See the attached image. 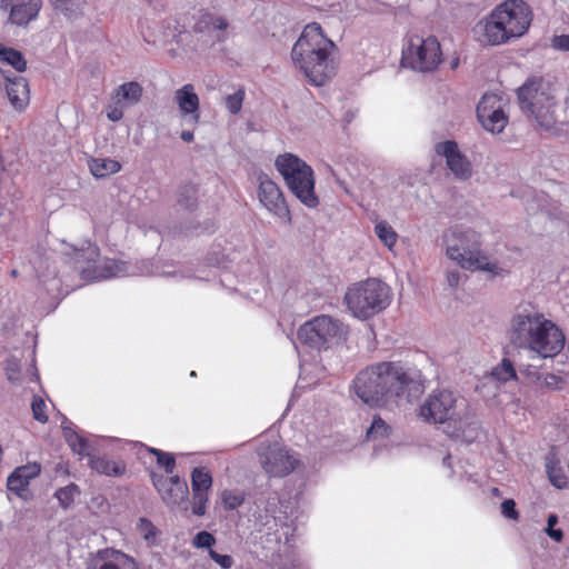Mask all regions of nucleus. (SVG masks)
I'll return each mask as SVG.
<instances>
[{
	"label": "nucleus",
	"instance_id": "9",
	"mask_svg": "<svg viewBox=\"0 0 569 569\" xmlns=\"http://www.w3.org/2000/svg\"><path fill=\"white\" fill-rule=\"evenodd\" d=\"M441 59L440 43L435 37L411 36L402 49V66L420 72L433 71Z\"/></svg>",
	"mask_w": 569,
	"mask_h": 569
},
{
	"label": "nucleus",
	"instance_id": "43",
	"mask_svg": "<svg viewBox=\"0 0 569 569\" xmlns=\"http://www.w3.org/2000/svg\"><path fill=\"white\" fill-rule=\"evenodd\" d=\"M209 491H192V513L202 517L207 511Z\"/></svg>",
	"mask_w": 569,
	"mask_h": 569
},
{
	"label": "nucleus",
	"instance_id": "19",
	"mask_svg": "<svg viewBox=\"0 0 569 569\" xmlns=\"http://www.w3.org/2000/svg\"><path fill=\"white\" fill-rule=\"evenodd\" d=\"M174 101L181 119L189 126H197L200 120V100L193 84L187 83L176 90Z\"/></svg>",
	"mask_w": 569,
	"mask_h": 569
},
{
	"label": "nucleus",
	"instance_id": "45",
	"mask_svg": "<svg viewBox=\"0 0 569 569\" xmlns=\"http://www.w3.org/2000/svg\"><path fill=\"white\" fill-rule=\"evenodd\" d=\"M77 492V486L71 483L63 488H59L56 491L54 497L59 500L60 505L63 508H68L73 502Z\"/></svg>",
	"mask_w": 569,
	"mask_h": 569
},
{
	"label": "nucleus",
	"instance_id": "53",
	"mask_svg": "<svg viewBox=\"0 0 569 569\" xmlns=\"http://www.w3.org/2000/svg\"><path fill=\"white\" fill-rule=\"evenodd\" d=\"M156 480L162 487H174V488H180V486L188 487L187 481L181 479L179 476H172L169 479L159 477V478H156Z\"/></svg>",
	"mask_w": 569,
	"mask_h": 569
},
{
	"label": "nucleus",
	"instance_id": "51",
	"mask_svg": "<svg viewBox=\"0 0 569 569\" xmlns=\"http://www.w3.org/2000/svg\"><path fill=\"white\" fill-rule=\"evenodd\" d=\"M501 513L511 520H518L519 512L516 509V502L512 499H506L501 503Z\"/></svg>",
	"mask_w": 569,
	"mask_h": 569
},
{
	"label": "nucleus",
	"instance_id": "47",
	"mask_svg": "<svg viewBox=\"0 0 569 569\" xmlns=\"http://www.w3.org/2000/svg\"><path fill=\"white\" fill-rule=\"evenodd\" d=\"M519 375L525 377L529 382L540 385L541 383V373L538 367L532 365L520 363L518 366Z\"/></svg>",
	"mask_w": 569,
	"mask_h": 569
},
{
	"label": "nucleus",
	"instance_id": "27",
	"mask_svg": "<svg viewBox=\"0 0 569 569\" xmlns=\"http://www.w3.org/2000/svg\"><path fill=\"white\" fill-rule=\"evenodd\" d=\"M545 467L549 481L553 487H556L557 489H563L567 487L568 478L565 473L558 452L555 448H551L550 451L546 455Z\"/></svg>",
	"mask_w": 569,
	"mask_h": 569
},
{
	"label": "nucleus",
	"instance_id": "7",
	"mask_svg": "<svg viewBox=\"0 0 569 569\" xmlns=\"http://www.w3.org/2000/svg\"><path fill=\"white\" fill-rule=\"evenodd\" d=\"M518 99L522 111L532 116L541 128H553L557 122L556 102L553 97L543 90L541 82H526L518 90Z\"/></svg>",
	"mask_w": 569,
	"mask_h": 569
},
{
	"label": "nucleus",
	"instance_id": "50",
	"mask_svg": "<svg viewBox=\"0 0 569 569\" xmlns=\"http://www.w3.org/2000/svg\"><path fill=\"white\" fill-rule=\"evenodd\" d=\"M138 530L143 536L146 540L154 538L156 528L152 522L146 518H141L138 523Z\"/></svg>",
	"mask_w": 569,
	"mask_h": 569
},
{
	"label": "nucleus",
	"instance_id": "21",
	"mask_svg": "<svg viewBox=\"0 0 569 569\" xmlns=\"http://www.w3.org/2000/svg\"><path fill=\"white\" fill-rule=\"evenodd\" d=\"M316 178L313 169L296 177L287 183L291 193L306 207L313 209L319 206V197L315 190Z\"/></svg>",
	"mask_w": 569,
	"mask_h": 569
},
{
	"label": "nucleus",
	"instance_id": "49",
	"mask_svg": "<svg viewBox=\"0 0 569 569\" xmlns=\"http://www.w3.org/2000/svg\"><path fill=\"white\" fill-rule=\"evenodd\" d=\"M209 557L212 561H214L222 569H230L234 563V560L231 556L221 555L213 549L209 550Z\"/></svg>",
	"mask_w": 569,
	"mask_h": 569
},
{
	"label": "nucleus",
	"instance_id": "6",
	"mask_svg": "<svg viewBox=\"0 0 569 569\" xmlns=\"http://www.w3.org/2000/svg\"><path fill=\"white\" fill-rule=\"evenodd\" d=\"M345 301L356 318L368 319L389 306V288L378 279H367L349 287Z\"/></svg>",
	"mask_w": 569,
	"mask_h": 569
},
{
	"label": "nucleus",
	"instance_id": "1",
	"mask_svg": "<svg viewBox=\"0 0 569 569\" xmlns=\"http://www.w3.org/2000/svg\"><path fill=\"white\" fill-rule=\"evenodd\" d=\"M66 259V262H72L79 270L80 276L86 281H99L116 277H136L144 272L134 263L111 259L100 258L97 246L86 242L81 248L62 243L60 254L52 249L37 251L30 259V271L46 286L50 295L62 293V278H59L57 262Z\"/></svg>",
	"mask_w": 569,
	"mask_h": 569
},
{
	"label": "nucleus",
	"instance_id": "23",
	"mask_svg": "<svg viewBox=\"0 0 569 569\" xmlns=\"http://www.w3.org/2000/svg\"><path fill=\"white\" fill-rule=\"evenodd\" d=\"M274 166L283 177L286 184L296 177L302 176L312 170L305 160L292 153L279 154L274 161Z\"/></svg>",
	"mask_w": 569,
	"mask_h": 569
},
{
	"label": "nucleus",
	"instance_id": "62",
	"mask_svg": "<svg viewBox=\"0 0 569 569\" xmlns=\"http://www.w3.org/2000/svg\"><path fill=\"white\" fill-rule=\"evenodd\" d=\"M66 427L74 428V425L70 420H68L67 418H63V421H62V430L63 431H64Z\"/></svg>",
	"mask_w": 569,
	"mask_h": 569
},
{
	"label": "nucleus",
	"instance_id": "10",
	"mask_svg": "<svg viewBox=\"0 0 569 569\" xmlns=\"http://www.w3.org/2000/svg\"><path fill=\"white\" fill-rule=\"evenodd\" d=\"M467 402L450 390H435L420 406V417L428 422L451 425L465 411Z\"/></svg>",
	"mask_w": 569,
	"mask_h": 569
},
{
	"label": "nucleus",
	"instance_id": "57",
	"mask_svg": "<svg viewBox=\"0 0 569 569\" xmlns=\"http://www.w3.org/2000/svg\"><path fill=\"white\" fill-rule=\"evenodd\" d=\"M546 532L556 542H560L562 540V538H563V532L560 529L547 528Z\"/></svg>",
	"mask_w": 569,
	"mask_h": 569
},
{
	"label": "nucleus",
	"instance_id": "46",
	"mask_svg": "<svg viewBox=\"0 0 569 569\" xmlns=\"http://www.w3.org/2000/svg\"><path fill=\"white\" fill-rule=\"evenodd\" d=\"M216 543V538L208 531H199L192 539V546L197 549H212Z\"/></svg>",
	"mask_w": 569,
	"mask_h": 569
},
{
	"label": "nucleus",
	"instance_id": "15",
	"mask_svg": "<svg viewBox=\"0 0 569 569\" xmlns=\"http://www.w3.org/2000/svg\"><path fill=\"white\" fill-rule=\"evenodd\" d=\"M473 33L480 43L488 46H499L512 39L495 9L477 22Z\"/></svg>",
	"mask_w": 569,
	"mask_h": 569
},
{
	"label": "nucleus",
	"instance_id": "30",
	"mask_svg": "<svg viewBox=\"0 0 569 569\" xmlns=\"http://www.w3.org/2000/svg\"><path fill=\"white\" fill-rule=\"evenodd\" d=\"M477 118L485 130L492 133H500L508 124L506 108L491 110L488 113L477 114Z\"/></svg>",
	"mask_w": 569,
	"mask_h": 569
},
{
	"label": "nucleus",
	"instance_id": "2",
	"mask_svg": "<svg viewBox=\"0 0 569 569\" xmlns=\"http://www.w3.org/2000/svg\"><path fill=\"white\" fill-rule=\"evenodd\" d=\"M352 387L356 396L370 407L402 398L411 401L423 391L420 372L395 361L366 367L355 377Z\"/></svg>",
	"mask_w": 569,
	"mask_h": 569
},
{
	"label": "nucleus",
	"instance_id": "40",
	"mask_svg": "<svg viewBox=\"0 0 569 569\" xmlns=\"http://www.w3.org/2000/svg\"><path fill=\"white\" fill-rule=\"evenodd\" d=\"M198 188L196 184H183L178 191V203L180 207L192 210L197 206Z\"/></svg>",
	"mask_w": 569,
	"mask_h": 569
},
{
	"label": "nucleus",
	"instance_id": "18",
	"mask_svg": "<svg viewBox=\"0 0 569 569\" xmlns=\"http://www.w3.org/2000/svg\"><path fill=\"white\" fill-rule=\"evenodd\" d=\"M42 7V0H1L0 8L9 11V21L16 26H27L34 20Z\"/></svg>",
	"mask_w": 569,
	"mask_h": 569
},
{
	"label": "nucleus",
	"instance_id": "39",
	"mask_svg": "<svg viewBox=\"0 0 569 569\" xmlns=\"http://www.w3.org/2000/svg\"><path fill=\"white\" fill-rule=\"evenodd\" d=\"M492 377L500 382L518 380V373L512 361L503 358L491 371Z\"/></svg>",
	"mask_w": 569,
	"mask_h": 569
},
{
	"label": "nucleus",
	"instance_id": "41",
	"mask_svg": "<svg viewBox=\"0 0 569 569\" xmlns=\"http://www.w3.org/2000/svg\"><path fill=\"white\" fill-rule=\"evenodd\" d=\"M148 450L157 457V463L163 468L169 475H172L176 468V459L172 453L164 452L160 449L148 448Z\"/></svg>",
	"mask_w": 569,
	"mask_h": 569
},
{
	"label": "nucleus",
	"instance_id": "44",
	"mask_svg": "<svg viewBox=\"0 0 569 569\" xmlns=\"http://www.w3.org/2000/svg\"><path fill=\"white\" fill-rule=\"evenodd\" d=\"M244 96L246 93L242 88L231 94H228L224 102L227 110L232 114L239 113L242 108Z\"/></svg>",
	"mask_w": 569,
	"mask_h": 569
},
{
	"label": "nucleus",
	"instance_id": "5",
	"mask_svg": "<svg viewBox=\"0 0 569 569\" xmlns=\"http://www.w3.org/2000/svg\"><path fill=\"white\" fill-rule=\"evenodd\" d=\"M442 246L448 259L470 271H485L491 277H506L509 270L490 260L481 250V237L471 229L452 227L443 231Z\"/></svg>",
	"mask_w": 569,
	"mask_h": 569
},
{
	"label": "nucleus",
	"instance_id": "55",
	"mask_svg": "<svg viewBox=\"0 0 569 569\" xmlns=\"http://www.w3.org/2000/svg\"><path fill=\"white\" fill-rule=\"evenodd\" d=\"M461 274L458 270H449L447 271L446 279L447 283L451 288L458 287L460 282Z\"/></svg>",
	"mask_w": 569,
	"mask_h": 569
},
{
	"label": "nucleus",
	"instance_id": "20",
	"mask_svg": "<svg viewBox=\"0 0 569 569\" xmlns=\"http://www.w3.org/2000/svg\"><path fill=\"white\" fill-rule=\"evenodd\" d=\"M446 432L453 439L471 443L480 435V423L475 415L468 410V406H466L465 411L455 418V422L447 425Z\"/></svg>",
	"mask_w": 569,
	"mask_h": 569
},
{
	"label": "nucleus",
	"instance_id": "36",
	"mask_svg": "<svg viewBox=\"0 0 569 569\" xmlns=\"http://www.w3.org/2000/svg\"><path fill=\"white\" fill-rule=\"evenodd\" d=\"M375 234L380 242L391 250L398 240V233L395 229L385 220L378 221L373 228Z\"/></svg>",
	"mask_w": 569,
	"mask_h": 569
},
{
	"label": "nucleus",
	"instance_id": "59",
	"mask_svg": "<svg viewBox=\"0 0 569 569\" xmlns=\"http://www.w3.org/2000/svg\"><path fill=\"white\" fill-rule=\"evenodd\" d=\"M558 522V517L555 513H550L547 519V528H553Z\"/></svg>",
	"mask_w": 569,
	"mask_h": 569
},
{
	"label": "nucleus",
	"instance_id": "13",
	"mask_svg": "<svg viewBox=\"0 0 569 569\" xmlns=\"http://www.w3.org/2000/svg\"><path fill=\"white\" fill-rule=\"evenodd\" d=\"M256 507L254 516L266 526H268L271 520L274 527L282 528L283 535L288 540L289 535L293 533V528L289 523V517L286 510L287 507L283 506L278 493L272 492L264 498H259L256 502Z\"/></svg>",
	"mask_w": 569,
	"mask_h": 569
},
{
	"label": "nucleus",
	"instance_id": "38",
	"mask_svg": "<svg viewBox=\"0 0 569 569\" xmlns=\"http://www.w3.org/2000/svg\"><path fill=\"white\" fill-rule=\"evenodd\" d=\"M53 8L59 10L68 19H77L82 14V0H50Z\"/></svg>",
	"mask_w": 569,
	"mask_h": 569
},
{
	"label": "nucleus",
	"instance_id": "17",
	"mask_svg": "<svg viewBox=\"0 0 569 569\" xmlns=\"http://www.w3.org/2000/svg\"><path fill=\"white\" fill-rule=\"evenodd\" d=\"M88 569H142L134 558L114 548L98 550Z\"/></svg>",
	"mask_w": 569,
	"mask_h": 569
},
{
	"label": "nucleus",
	"instance_id": "52",
	"mask_svg": "<svg viewBox=\"0 0 569 569\" xmlns=\"http://www.w3.org/2000/svg\"><path fill=\"white\" fill-rule=\"evenodd\" d=\"M124 108H126L124 106L117 103V101L113 100V103L108 106V108H107V118L113 122L121 120L123 117Z\"/></svg>",
	"mask_w": 569,
	"mask_h": 569
},
{
	"label": "nucleus",
	"instance_id": "26",
	"mask_svg": "<svg viewBox=\"0 0 569 569\" xmlns=\"http://www.w3.org/2000/svg\"><path fill=\"white\" fill-rule=\"evenodd\" d=\"M395 428L380 416H373L370 427L367 430V439L378 447H387L392 442Z\"/></svg>",
	"mask_w": 569,
	"mask_h": 569
},
{
	"label": "nucleus",
	"instance_id": "3",
	"mask_svg": "<svg viewBox=\"0 0 569 569\" xmlns=\"http://www.w3.org/2000/svg\"><path fill=\"white\" fill-rule=\"evenodd\" d=\"M509 333L512 345L530 350L542 359L556 357L565 347L562 330L535 310L517 311L511 318Z\"/></svg>",
	"mask_w": 569,
	"mask_h": 569
},
{
	"label": "nucleus",
	"instance_id": "16",
	"mask_svg": "<svg viewBox=\"0 0 569 569\" xmlns=\"http://www.w3.org/2000/svg\"><path fill=\"white\" fill-rule=\"evenodd\" d=\"M436 153L446 159L447 167L455 178L468 180L472 176V166L469 159L459 150L456 141L447 140L435 147Z\"/></svg>",
	"mask_w": 569,
	"mask_h": 569
},
{
	"label": "nucleus",
	"instance_id": "28",
	"mask_svg": "<svg viewBox=\"0 0 569 569\" xmlns=\"http://www.w3.org/2000/svg\"><path fill=\"white\" fill-rule=\"evenodd\" d=\"M87 457L90 468L100 475L119 477L126 472V463L121 460H110L107 457L96 456L92 452Z\"/></svg>",
	"mask_w": 569,
	"mask_h": 569
},
{
	"label": "nucleus",
	"instance_id": "60",
	"mask_svg": "<svg viewBox=\"0 0 569 569\" xmlns=\"http://www.w3.org/2000/svg\"><path fill=\"white\" fill-rule=\"evenodd\" d=\"M451 459L452 457L450 455H447L443 459H442V465L449 469L452 468L451 466Z\"/></svg>",
	"mask_w": 569,
	"mask_h": 569
},
{
	"label": "nucleus",
	"instance_id": "31",
	"mask_svg": "<svg viewBox=\"0 0 569 569\" xmlns=\"http://www.w3.org/2000/svg\"><path fill=\"white\" fill-rule=\"evenodd\" d=\"M89 169L96 178L102 179L119 172L121 164L114 159L94 158L89 161Z\"/></svg>",
	"mask_w": 569,
	"mask_h": 569
},
{
	"label": "nucleus",
	"instance_id": "54",
	"mask_svg": "<svg viewBox=\"0 0 569 569\" xmlns=\"http://www.w3.org/2000/svg\"><path fill=\"white\" fill-rule=\"evenodd\" d=\"M551 47L559 51H569V34L555 36L551 40Z\"/></svg>",
	"mask_w": 569,
	"mask_h": 569
},
{
	"label": "nucleus",
	"instance_id": "33",
	"mask_svg": "<svg viewBox=\"0 0 569 569\" xmlns=\"http://www.w3.org/2000/svg\"><path fill=\"white\" fill-rule=\"evenodd\" d=\"M64 439L74 453L81 457H87L91 452V445L89 440L79 435L74 428H64Z\"/></svg>",
	"mask_w": 569,
	"mask_h": 569
},
{
	"label": "nucleus",
	"instance_id": "42",
	"mask_svg": "<svg viewBox=\"0 0 569 569\" xmlns=\"http://www.w3.org/2000/svg\"><path fill=\"white\" fill-rule=\"evenodd\" d=\"M223 507L227 510H234L244 501V495L240 490H224L221 495Z\"/></svg>",
	"mask_w": 569,
	"mask_h": 569
},
{
	"label": "nucleus",
	"instance_id": "63",
	"mask_svg": "<svg viewBox=\"0 0 569 569\" xmlns=\"http://www.w3.org/2000/svg\"><path fill=\"white\" fill-rule=\"evenodd\" d=\"M2 148H3V144L0 142V166L1 167H2V162H3Z\"/></svg>",
	"mask_w": 569,
	"mask_h": 569
},
{
	"label": "nucleus",
	"instance_id": "61",
	"mask_svg": "<svg viewBox=\"0 0 569 569\" xmlns=\"http://www.w3.org/2000/svg\"><path fill=\"white\" fill-rule=\"evenodd\" d=\"M6 226H7V216L2 211V212H0V227H6Z\"/></svg>",
	"mask_w": 569,
	"mask_h": 569
},
{
	"label": "nucleus",
	"instance_id": "37",
	"mask_svg": "<svg viewBox=\"0 0 569 569\" xmlns=\"http://www.w3.org/2000/svg\"><path fill=\"white\" fill-rule=\"evenodd\" d=\"M212 487V476L204 467H197L191 472L192 491H209Z\"/></svg>",
	"mask_w": 569,
	"mask_h": 569
},
{
	"label": "nucleus",
	"instance_id": "64",
	"mask_svg": "<svg viewBox=\"0 0 569 569\" xmlns=\"http://www.w3.org/2000/svg\"><path fill=\"white\" fill-rule=\"evenodd\" d=\"M10 274H11V277L16 278L19 274V270L18 269H12Z\"/></svg>",
	"mask_w": 569,
	"mask_h": 569
},
{
	"label": "nucleus",
	"instance_id": "12",
	"mask_svg": "<svg viewBox=\"0 0 569 569\" xmlns=\"http://www.w3.org/2000/svg\"><path fill=\"white\" fill-rule=\"evenodd\" d=\"M259 460L264 471L271 477H284L292 472L299 463L297 455L279 443L261 448Z\"/></svg>",
	"mask_w": 569,
	"mask_h": 569
},
{
	"label": "nucleus",
	"instance_id": "35",
	"mask_svg": "<svg viewBox=\"0 0 569 569\" xmlns=\"http://www.w3.org/2000/svg\"><path fill=\"white\" fill-rule=\"evenodd\" d=\"M508 104L506 98L501 93L487 92L482 96L477 104V114L488 113L491 110L506 108Z\"/></svg>",
	"mask_w": 569,
	"mask_h": 569
},
{
	"label": "nucleus",
	"instance_id": "29",
	"mask_svg": "<svg viewBox=\"0 0 569 569\" xmlns=\"http://www.w3.org/2000/svg\"><path fill=\"white\" fill-rule=\"evenodd\" d=\"M143 89L140 83L130 81L122 83L116 90L112 99L124 107L134 106L142 97Z\"/></svg>",
	"mask_w": 569,
	"mask_h": 569
},
{
	"label": "nucleus",
	"instance_id": "4",
	"mask_svg": "<svg viewBox=\"0 0 569 569\" xmlns=\"http://www.w3.org/2000/svg\"><path fill=\"white\" fill-rule=\"evenodd\" d=\"M335 43L325 36L320 24H307L292 47L291 59L309 82L320 87L333 74L330 54Z\"/></svg>",
	"mask_w": 569,
	"mask_h": 569
},
{
	"label": "nucleus",
	"instance_id": "34",
	"mask_svg": "<svg viewBox=\"0 0 569 569\" xmlns=\"http://www.w3.org/2000/svg\"><path fill=\"white\" fill-rule=\"evenodd\" d=\"M0 61L11 66L18 72H23L27 68V61L19 50L3 44H0Z\"/></svg>",
	"mask_w": 569,
	"mask_h": 569
},
{
	"label": "nucleus",
	"instance_id": "56",
	"mask_svg": "<svg viewBox=\"0 0 569 569\" xmlns=\"http://www.w3.org/2000/svg\"><path fill=\"white\" fill-rule=\"evenodd\" d=\"M19 372V365L13 360H8L7 375L9 380H14V373Z\"/></svg>",
	"mask_w": 569,
	"mask_h": 569
},
{
	"label": "nucleus",
	"instance_id": "24",
	"mask_svg": "<svg viewBox=\"0 0 569 569\" xmlns=\"http://www.w3.org/2000/svg\"><path fill=\"white\" fill-rule=\"evenodd\" d=\"M41 466L37 462L27 463L16 468L14 471L8 477V490L14 492L18 496H21L22 492L27 490L30 481L39 476Z\"/></svg>",
	"mask_w": 569,
	"mask_h": 569
},
{
	"label": "nucleus",
	"instance_id": "14",
	"mask_svg": "<svg viewBox=\"0 0 569 569\" xmlns=\"http://www.w3.org/2000/svg\"><path fill=\"white\" fill-rule=\"evenodd\" d=\"M258 198L260 203L276 218L290 224L291 214L278 184L268 176L259 177Z\"/></svg>",
	"mask_w": 569,
	"mask_h": 569
},
{
	"label": "nucleus",
	"instance_id": "58",
	"mask_svg": "<svg viewBox=\"0 0 569 569\" xmlns=\"http://www.w3.org/2000/svg\"><path fill=\"white\" fill-rule=\"evenodd\" d=\"M180 138L184 141V142H192L193 139H194V136H193V132L192 131H189V130H183L180 134Z\"/></svg>",
	"mask_w": 569,
	"mask_h": 569
},
{
	"label": "nucleus",
	"instance_id": "48",
	"mask_svg": "<svg viewBox=\"0 0 569 569\" xmlns=\"http://www.w3.org/2000/svg\"><path fill=\"white\" fill-rule=\"evenodd\" d=\"M33 418L44 423L48 421V416L46 415V403L40 397H33V401L31 403Z\"/></svg>",
	"mask_w": 569,
	"mask_h": 569
},
{
	"label": "nucleus",
	"instance_id": "11",
	"mask_svg": "<svg viewBox=\"0 0 569 569\" xmlns=\"http://www.w3.org/2000/svg\"><path fill=\"white\" fill-rule=\"evenodd\" d=\"M512 38L523 36L532 21V11L523 0H506L495 8Z\"/></svg>",
	"mask_w": 569,
	"mask_h": 569
},
{
	"label": "nucleus",
	"instance_id": "32",
	"mask_svg": "<svg viewBox=\"0 0 569 569\" xmlns=\"http://www.w3.org/2000/svg\"><path fill=\"white\" fill-rule=\"evenodd\" d=\"M153 485L157 488V490L161 493L162 500L168 506H179L181 502L186 501L189 496V489L188 487H181L174 488V487H162L159 485V482L156 480V477H153Z\"/></svg>",
	"mask_w": 569,
	"mask_h": 569
},
{
	"label": "nucleus",
	"instance_id": "25",
	"mask_svg": "<svg viewBox=\"0 0 569 569\" xmlns=\"http://www.w3.org/2000/svg\"><path fill=\"white\" fill-rule=\"evenodd\" d=\"M6 80V92L11 104L17 109H23L29 102V86L23 77H10L3 73Z\"/></svg>",
	"mask_w": 569,
	"mask_h": 569
},
{
	"label": "nucleus",
	"instance_id": "22",
	"mask_svg": "<svg viewBox=\"0 0 569 569\" xmlns=\"http://www.w3.org/2000/svg\"><path fill=\"white\" fill-rule=\"evenodd\" d=\"M229 21L226 17L214 13H203L194 24V31L200 33H208L218 42L227 39V30Z\"/></svg>",
	"mask_w": 569,
	"mask_h": 569
},
{
	"label": "nucleus",
	"instance_id": "8",
	"mask_svg": "<svg viewBox=\"0 0 569 569\" xmlns=\"http://www.w3.org/2000/svg\"><path fill=\"white\" fill-rule=\"evenodd\" d=\"M346 336L343 323L327 315H321L305 322L297 332V339L312 349H327Z\"/></svg>",
	"mask_w": 569,
	"mask_h": 569
}]
</instances>
